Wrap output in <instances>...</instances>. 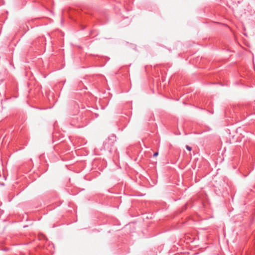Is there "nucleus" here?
Returning <instances> with one entry per match:
<instances>
[{
    "label": "nucleus",
    "mask_w": 255,
    "mask_h": 255,
    "mask_svg": "<svg viewBox=\"0 0 255 255\" xmlns=\"http://www.w3.org/2000/svg\"><path fill=\"white\" fill-rule=\"evenodd\" d=\"M158 152H155L153 154V157H156V156H157L158 155Z\"/></svg>",
    "instance_id": "nucleus-3"
},
{
    "label": "nucleus",
    "mask_w": 255,
    "mask_h": 255,
    "mask_svg": "<svg viewBox=\"0 0 255 255\" xmlns=\"http://www.w3.org/2000/svg\"><path fill=\"white\" fill-rule=\"evenodd\" d=\"M113 138H115L116 137L115 136H112Z\"/></svg>",
    "instance_id": "nucleus-4"
},
{
    "label": "nucleus",
    "mask_w": 255,
    "mask_h": 255,
    "mask_svg": "<svg viewBox=\"0 0 255 255\" xmlns=\"http://www.w3.org/2000/svg\"><path fill=\"white\" fill-rule=\"evenodd\" d=\"M109 144H110V143H108V142H106L104 143V148H105V149H109Z\"/></svg>",
    "instance_id": "nucleus-1"
},
{
    "label": "nucleus",
    "mask_w": 255,
    "mask_h": 255,
    "mask_svg": "<svg viewBox=\"0 0 255 255\" xmlns=\"http://www.w3.org/2000/svg\"><path fill=\"white\" fill-rule=\"evenodd\" d=\"M186 149L189 150V151H191V149H192V148L191 147L189 146V145H186Z\"/></svg>",
    "instance_id": "nucleus-2"
}]
</instances>
